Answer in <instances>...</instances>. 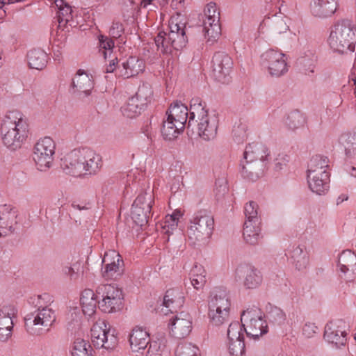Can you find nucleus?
I'll return each mask as SVG.
<instances>
[{
    "label": "nucleus",
    "instance_id": "obj_32",
    "mask_svg": "<svg viewBox=\"0 0 356 356\" xmlns=\"http://www.w3.org/2000/svg\"><path fill=\"white\" fill-rule=\"evenodd\" d=\"M72 86L78 92L88 95L93 87V83L88 74L79 70L72 79Z\"/></svg>",
    "mask_w": 356,
    "mask_h": 356
},
{
    "label": "nucleus",
    "instance_id": "obj_28",
    "mask_svg": "<svg viewBox=\"0 0 356 356\" xmlns=\"http://www.w3.org/2000/svg\"><path fill=\"white\" fill-rule=\"evenodd\" d=\"M166 115L177 124L179 129H184L187 120H189L188 108L181 102L172 104L167 111Z\"/></svg>",
    "mask_w": 356,
    "mask_h": 356
},
{
    "label": "nucleus",
    "instance_id": "obj_4",
    "mask_svg": "<svg viewBox=\"0 0 356 356\" xmlns=\"http://www.w3.org/2000/svg\"><path fill=\"white\" fill-rule=\"evenodd\" d=\"M330 47L340 54L353 53L356 44V25L350 19L337 21L330 28L327 38Z\"/></svg>",
    "mask_w": 356,
    "mask_h": 356
},
{
    "label": "nucleus",
    "instance_id": "obj_9",
    "mask_svg": "<svg viewBox=\"0 0 356 356\" xmlns=\"http://www.w3.org/2000/svg\"><path fill=\"white\" fill-rule=\"evenodd\" d=\"M241 321L247 336L254 339H257L268 332V325L264 318V314L257 307L244 310L241 316Z\"/></svg>",
    "mask_w": 356,
    "mask_h": 356
},
{
    "label": "nucleus",
    "instance_id": "obj_27",
    "mask_svg": "<svg viewBox=\"0 0 356 356\" xmlns=\"http://www.w3.org/2000/svg\"><path fill=\"white\" fill-rule=\"evenodd\" d=\"M317 59L316 49L307 45L304 47L302 55L298 59L297 63L305 71V74H309L314 72Z\"/></svg>",
    "mask_w": 356,
    "mask_h": 356
},
{
    "label": "nucleus",
    "instance_id": "obj_35",
    "mask_svg": "<svg viewBox=\"0 0 356 356\" xmlns=\"http://www.w3.org/2000/svg\"><path fill=\"white\" fill-rule=\"evenodd\" d=\"M27 59L31 68L40 70L47 63V54L40 49H35L28 53Z\"/></svg>",
    "mask_w": 356,
    "mask_h": 356
},
{
    "label": "nucleus",
    "instance_id": "obj_24",
    "mask_svg": "<svg viewBox=\"0 0 356 356\" xmlns=\"http://www.w3.org/2000/svg\"><path fill=\"white\" fill-rule=\"evenodd\" d=\"M338 8V0H313L311 13L318 18H327L335 13Z\"/></svg>",
    "mask_w": 356,
    "mask_h": 356
},
{
    "label": "nucleus",
    "instance_id": "obj_5",
    "mask_svg": "<svg viewBox=\"0 0 356 356\" xmlns=\"http://www.w3.org/2000/svg\"><path fill=\"white\" fill-rule=\"evenodd\" d=\"M268 156V149L264 145L256 142L250 143L240 163L242 176L250 181H256L262 175Z\"/></svg>",
    "mask_w": 356,
    "mask_h": 356
},
{
    "label": "nucleus",
    "instance_id": "obj_10",
    "mask_svg": "<svg viewBox=\"0 0 356 356\" xmlns=\"http://www.w3.org/2000/svg\"><path fill=\"white\" fill-rule=\"evenodd\" d=\"M99 300V307L104 313H114L122 309L123 293L120 288L115 284H101L96 290Z\"/></svg>",
    "mask_w": 356,
    "mask_h": 356
},
{
    "label": "nucleus",
    "instance_id": "obj_50",
    "mask_svg": "<svg viewBox=\"0 0 356 356\" xmlns=\"http://www.w3.org/2000/svg\"><path fill=\"white\" fill-rule=\"evenodd\" d=\"M228 350L231 356H244L245 346L243 339L228 341Z\"/></svg>",
    "mask_w": 356,
    "mask_h": 356
},
{
    "label": "nucleus",
    "instance_id": "obj_44",
    "mask_svg": "<svg viewBox=\"0 0 356 356\" xmlns=\"http://www.w3.org/2000/svg\"><path fill=\"white\" fill-rule=\"evenodd\" d=\"M90 343L80 338L76 339L72 345V356H92Z\"/></svg>",
    "mask_w": 356,
    "mask_h": 356
},
{
    "label": "nucleus",
    "instance_id": "obj_57",
    "mask_svg": "<svg viewBox=\"0 0 356 356\" xmlns=\"http://www.w3.org/2000/svg\"><path fill=\"white\" fill-rule=\"evenodd\" d=\"M343 145L346 155H350L356 149V133L348 135Z\"/></svg>",
    "mask_w": 356,
    "mask_h": 356
},
{
    "label": "nucleus",
    "instance_id": "obj_26",
    "mask_svg": "<svg viewBox=\"0 0 356 356\" xmlns=\"http://www.w3.org/2000/svg\"><path fill=\"white\" fill-rule=\"evenodd\" d=\"M337 323L330 321L325 327L324 339L337 346H343L346 341V333Z\"/></svg>",
    "mask_w": 356,
    "mask_h": 356
},
{
    "label": "nucleus",
    "instance_id": "obj_18",
    "mask_svg": "<svg viewBox=\"0 0 356 356\" xmlns=\"http://www.w3.org/2000/svg\"><path fill=\"white\" fill-rule=\"evenodd\" d=\"M170 334L175 338L183 339L187 337L192 330V320L190 314L180 312L173 315L168 323Z\"/></svg>",
    "mask_w": 356,
    "mask_h": 356
},
{
    "label": "nucleus",
    "instance_id": "obj_59",
    "mask_svg": "<svg viewBox=\"0 0 356 356\" xmlns=\"http://www.w3.org/2000/svg\"><path fill=\"white\" fill-rule=\"evenodd\" d=\"M123 31V26L121 23L113 22L110 29L109 33L112 38H118L121 36Z\"/></svg>",
    "mask_w": 356,
    "mask_h": 356
},
{
    "label": "nucleus",
    "instance_id": "obj_43",
    "mask_svg": "<svg viewBox=\"0 0 356 356\" xmlns=\"http://www.w3.org/2000/svg\"><path fill=\"white\" fill-rule=\"evenodd\" d=\"M153 96V90L152 86L149 83H143L140 85L135 95L133 97L137 99L138 102L141 104V106L146 107L150 103Z\"/></svg>",
    "mask_w": 356,
    "mask_h": 356
},
{
    "label": "nucleus",
    "instance_id": "obj_48",
    "mask_svg": "<svg viewBox=\"0 0 356 356\" xmlns=\"http://www.w3.org/2000/svg\"><path fill=\"white\" fill-rule=\"evenodd\" d=\"M175 356H200V350L191 343L179 344L177 347Z\"/></svg>",
    "mask_w": 356,
    "mask_h": 356
},
{
    "label": "nucleus",
    "instance_id": "obj_45",
    "mask_svg": "<svg viewBox=\"0 0 356 356\" xmlns=\"http://www.w3.org/2000/svg\"><path fill=\"white\" fill-rule=\"evenodd\" d=\"M306 122L305 117L299 111H291L287 116L286 124L291 130H296L302 127Z\"/></svg>",
    "mask_w": 356,
    "mask_h": 356
},
{
    "label": "nucleus",
    "instance_id": "obj_38",
    "mask_svg": "<svg viewBox=\"0 0 356 356\" xmlns=\"http://www.w3.org/2000/svg\"><path fill=\"white\" fill-rule=\"evenodd\" d=\"M140 203L139 200H135L132 204L131 218L136 225L143 227L147 225L149 218L150 211L148 210L147 204L145 208L138 207Z\"/></svg>",
    "mask_w": 356,
    "mask_h": 356
},
{
    "label": "nucleus",
    "instance_id": "obj_60",
    "mask_svg": "<svg viewBox=\"0 0 356 356\" xmlns=\"http://www.w3.org/2000/svg\"><path fill=\"white\" fill-rule=\"evenodd\" d=\"M13 330V327L0 325V341L6 342L10 339L12 337Z\"/></svg>",
    "mask_w": 356,
    "mask_h": 356
},
{
    "label": "nucleus",
    "instance_id": "obj_17",
    "mask_svg": "<svg viewBox=\"0 0 356 356\" xmlns=\"http://www.w3.org/2000/svg\"><path fill=\"white\" fill-rule=\"evenodd\" d=\"M235 280L243 281L245 288L253 289L259 287L263 281L261 271L251 264L239 265L235 270Z\"/></svg>",
    "mask_w": 356,
    "mask_h": 356
},
{
    "label": "nucleus",
    "instance_id": "obj_58",
    "mask_svg": "<svg viewBox=\"0 0 356 356\" xmlns=\"http://www.w3.org/2000/svg\"><path fill=\"white\" fill-rule=\"evenodd\" d=\"M318 327L315 325L314 323L307 322L305 323L302 327V334L307 338H311L317 333Z\"/></svg>",
    "mask_w": 356,
    "mask_h": 356
},
{
    "label": "nucleus",
    "instance_id": "obj_56",
    "mask_svg": "<svg viewBox=\"0 0 356 356\" xmlns=\"http://www.w3.org/2000/svg\"><path fill=\"white\" fill-rule=\"evenodd\" d=\"M99 47L100 49H104L103 54L106 58V50L111 51L114 47V42L111 38L100 35L99 36Z\"/></svg>",
    "mask_w": 356,
    "mask_h": 356
},
{
    "label": "nucleus",
    "instance_id": "obj_63",
    "mask_svg": "<svg viewBox=\"0 0 356 356\" xmlns=\"http://www.w3.org/2000/svg\"><path fill=\"white\" fill-rule=\"evenodd\" d=\"M117 65H118V59L117 58L113 59L112 60H111L109 65L108 66H106V67L105 69V72L106 73L115 72L116 74V72L118 70V67H116Z\"/></svg>",
    "mask_w": 356,
    "mask_h": 356
},
{
    "label": "nucleus",
    "instance_id": "obj_36",
    "mask_svg": "<svg viewBox=\"0 0 356 356\" xmlns=\"http://www.w3.org/2000/svg\"><path fill=\"white\" fill-rule=\"evenodd\" d=\"M82 311L85 315L92 316L96 311L97 300L95 294L91 289H85L80 298Z\"/></svg>",
    "mask_w": 356,
    "mask_h": 356
},
{
    "label": "nucleus",
    "instance_id": "obj_30",
    "mask_svg": "<svg viewBox=\"0 0 356 356\" xmlns=\"http://www.w3.org/2000/svg\"><path fill=\"white\" fill-rule=\"evenodd\" d=\"M307 175L309 188L318 195H322L328 191L330 174Z\"/></svg>",
    "mask_w": 356,
    "mask_h": 356
},
{
    "label": "nucleus",
    "instance_id": "obj_46",
    "mask_svg": "<svg viewBox=\"0 0 356 356\" xmlns=\"http://www.w3.org/2000/svg\"><path fill=\"white\" fill-rule=\"evenodd\" d=\"M248 124L245 121L240 120L236 122L232 129V136L237 143H243L248 138Z\"/></svg>",
    "mask_w": 356,
    "mask_h": 356
},
{
    "label": "nucleus",
    "instance_id": "obj_6",
    "mask_svg": "<svg viewBox=\"0 0 356 356\" xmlns=\"http://www.w3.org/2000/svg\"><path fill=\"white\" fill-rule=\"evenodd\" d=\"M197 123L198 136L204 140L209 141L217 136L219 119L216 114L209 113L198 98L192 99L191 113L188 126Z\"/></svg>",
    "mask_w": 356,
    "mask_h": 356
},
{
    "label": "nucleus",
    "instance_id": "obj_16",
    "mask_svg": "<svg viewBox=\"0 0 356 356\" xmlns=\"http://www.w3.org/2000/svg\"><path fill=\"white\" fill-rule=\"evenodd\" d=\"M203 32L209 41L216 40L220 35V13L214 3H208L204 8Z\"/></svg>",
    "mask_w": 356,
    "mask_h": 356
},
{
    "label": "nucleus",
    "instance_id": "obj_52",
    "mask_svg": "<svg viewBox=\"0 0 356 356\" xmlns=\"http://www.w3.org/2000/svg\"><path fill=\"white\" fill-rule=\"evenodd\" d=\"M270 28L274 33L281 34L286 32L289 26L282 17L275 16L270 20Z\"/></svg>",
    "mask_w": 356,
    "mask_h": 356
},
{
    "label": "nucleus",
    "instance_id": "obj_33",
    "mask_svg": "<svg viewBox=\"0 0 356 356\" xmlns=\"http://www.w3.org/2000/svg\"><path fill=\"white\" fill-rule=\"evenodd\" d=\"M329 159L321 155L314 156L308 165L307 175L329 174Z\"/></svg>",
    "mask_w": 356,
    "mask_h": 356
},
{
    "label": "nucleus",
    "instance_id": "obj_40",
    "mask_svg": "<svg viewBox=\"0 0 356 356\" xmlns=\"http://www.w3.org/2000/svg\"><path fill=\"white\" fill-rule=\"evenodd\" d=\"M183 130L184 129H179L177 124L167 115L166 120L163 122L161 134L164 139L171 140L176 138Z\"/></svg>",
    "mask_w": 356,
    "mask_h": 356
},
{
    "label": "nucleus",
    "instance_id": "obj_23",
    "mask_svg": "<svg viewBox=\"0 0 356 356\" xmlns=\"http://www.w3.org/2000/svg\"><path fill=\"white\" fill-rule=\"evenodd\" d=\"M129 342L132 352L140 353L150 343L149 334L144 328L136 326L129 335Z\"/></svg>",
    "mask_w": 356,
    "mask_h": 356
},
{
    "label": "nucleus",
    "instance_id": "obj_29",
    "mask_svg": "<svg viewBox=\"0 0 356 356\" xmlns=\"http://www.w3.org/2000/svg\"><path fill=\"white\" fill-rule=\"evenodd\" d=\"M79 154L80 148L74 149L61 159L60 166L66 174L79 177Z\"/></svg>",
    "mask_w": 356,
    "mask_h": 356
},
{
    "label": "nucleus",
    "instance_id": "obj_2",
    "mask_svg": "<svg viewBox=\"0 0 356 356\" xmlns=\"http://www.w3.org/2000/svg\"><path fill=\"white\" fill-rule=\"evenodd\" d=\"M1 132L3 143L8 148H19L29 132L27 118L18 111H9L1 125Z\"/></svg>",
    "mask_w": 356,
    "mask_h": 356
},
{
    "label": "nucleus",
    "instance_id": "obj_62",
    "mask_svg": "<svg viewBox=\"0 0 356 356\" xmlns=\"http://www.w3.org/2000/svg\"><path fill=\"white\" fill-rule=\"evenodd\" d=\"M289 160L287 159L286 156H279V158L275 159V169L276 170H280L283 168L284 166H286Z\"/></svg>",
    "mask_w": 356,
    "mask_h": 356
},
{
    "label": "nucleus",
    "instance_id": "obj_14",
    "mask_svg": "<svg viewBox=\"0 0 356 356\" xmlns=\"http://www.w3.org/2000/svg\"><path fill=\"white\" fill-rule=\"evenodd\" d=\"M79 177L83 175H95L102 167L100 154L88 147L80 148L79 159Z\"/></svg>",
    "mask_w": 356,
    "mask_h": 356
},
{
    "label": "nucleus",
    "instance_id": "obj_47",
    "mask_svg": "<svg viewBox=\"0 0 356 356\" xmlns=\"http://www.w3.org/2000/svg\"><path fill=\"white\" fill-rule=\"evenodd\" d=\"M258 204L254 201H250L246 203L244 207L245 221H250V222H253L256 225L261 222L260 218L258 216Z\"/></svg>",
    "mask_w": 356,
    "mask_h": 356
},
{
    "label": "nucleus",
    "instance_id": "obj_41",
    "mask_svg": "<svg viewBox=\"0 0 356 356\" xmlns=\"http://www.w3.org/2000/svg\"><path fill=\"white\" fill-rule=\"evenodd\" d=\"M206 277V270L201 265H195L191 270V282L197 290L204 287L207 282Z\"/></svg>",
    "mask_w": 356,
    "mask_h": 356
},
{
    "label": "nucleus",
    "instance_id": "obj_22",
    "mask_svg": "<svg viewBox=\"0 0 356 356\" xmlns=\"http://www.w3.org/2000/svg\"><path fill=\"white\" fill-rule=\"evenodd\" d=\"M145 69V63L142 59L136 56H130L118 67L116 76L129 79L137 76Z\"/></svg>",
    "mask_w": 356,
    "mask_h": 356
},
{
    "label": "nucleus",
    "instance_id": "obj_15",
    "mask_svg": "<svg viewBox=\"0 0 356 356\" xmlns=\"http://www.w3.org/2000/svg\"><path fill=\"white\" fill-rule=\"evenodd\" d=\"M212 76L218 82L229 83V74L233 67L232 58L224 51L216 52L211 61Z\"/></svg>",
    "mask_w": 356,
    "mask_h": 356
},
{
    "label": "nucleus",
    "instance_id": "obj_31",
    "mask_svg": "<svg viewBox=\"0 0 356 356\" xmlns=\"http://www.w3.org/2000/svg\"><path fill=\"white\" fill-rule=\"evenodd\" d=\"M250 221H245L243 227V238L247 243L250 245L257 244L262 238L261 222L257 225Z\"/></svg>",
    "mask_w": 356,
    "mask_h": 356
},
{
    "label": "nucleus",
    "instance_id": "obj_11",
    "mask_svg": "<svg viewBox=\"0 0 356 356\" xmlns=\"http://www.w3.org/2000/svg\"><path fill=\"white\" fill-rule=\"evenodd\" d=\"M56 149V144L50 137L40 139L33 149V160L36 168L46 172L52 166Z\"/></svg>",
    "mask_w": 356,
    "mask_h": 356
},
{
    "label": "nucleus",
    "instance_id": "obj_49",
    "mask_svg": "<svg viewBox=\"0 0 356 356\" xmlns=\"http://www.w3.org/2000/svg\"><path fill=\"white\" fill-rule=\"evenodd\" d=\"M242 323L238 321L232 322L227 329L228 341L244 339Z\"/></svg>",
    "mask_w": 356,
    "mask_h": 356
},
{
    "label": "nucleus",
    "instance_id": "obj_54",
    "mask_svg": "<svg viewBox=\"0 0 356 356\" xmlns=\"http://www.w3.org/2000/svg\"><path fill=\"white\" fill-rule=\"evenodd\" d=\"M140 199V203L138 207L145 208L147 204L148 210L151 211L152 204L154 203V195L152 191H145L138 195L136 200Z\"/></svg>",
    "mask_w": 356,
    "mask_h": 356
},
{
    "label": "nucleus",
    "instance_id": "obj_7",
    "mask_svg": "<svg viewBox=\"0 0 356 356\" xmlns=\"http://www.w3.org/2000/svg\"><path fill=\"white\" fill-rule=\"evenodd\" d=\"M213 228L214 219L211 213L207 210H200L191 220L187 236L193 244L204 242L211 236Z\"/></svg>",
    "mask_w": 356,
    "mask_h": 356
},
{
    "label": "nucleus",
    "instance_id": "obj_3",
    "mask_svg": "<svg viewBox=\"0 0 356 356\" xmlns=\"http://www.w3.org/2000/svg\"><path fill=\"white\" fill-rule=\"evenodd\" d=\"M186 22L184 17L177 13L169 22L170 31L167 33L161 31L154 38V44L160 54H171L173 49H182L187 43L186 36Z\"/></svg>",
    "mask_w": 356,
    "mask_h": 356
},
{
    "label": "nucleus",
    "instance_id": "obj_42",
    "mask_svg": "<svg viewBox=\"0 0 356 356\" xmlns=\"http://www.w3.org/2000/svg\"><path fill=\"white\" fill-rule=\"evenodd\" d=\"M145 108V107L143 106H141L139 102H138L137 99H135L132 96L121 108V111L124 116L129 118H133L140 115Z\"/></svg>",
    "mask_w": 356,
    "mask_h": 356
},
{
    "label": "nucleus",
    "instance_id": "obj_20",
    "mask_svg": "<svg viewBox=\"0 0 356 356\" xmlns=\"http://www.w3.org/2000/svg\"><path fill=\"white\" fill-rule=\"evenodd\" d=\"M102 264V276L105 279H113L120 276L123 272L124 262L121 256L115 250L105 252Z\"/></svg>",
    "mask_w": 356,
    "mask_h": 356
},
{
    "label": "nucleus",
    "instance_id": "obj_61",
    "mask_svg": "<svg viewBox=\"0 0 356 356\" xmlns=\"http://www.w3.org/2000/svg\"><path fill=\"white\" fill-rule=\"evenodd\" d=\"M181 216V213L179 211H175L172 215L167 216H166V222H170V220L172 221L171 229L173 230L175 228L177 227L178 220L179 217Z\"/></svg>",
    "mask_w": 356,
    "mask_h": 356
},
{
    "label": "nucleus",
    "instance_id": "obj_1",
    "mask_svg": "<svg viewBox=\"0 0 356 356\" xmlns=\"http://www.w3.org/2000/svg\"><path fill=\"white\" fill-rule=\"evenodd\" d=\"M52 302L48 293L38 295L33 298L35 310L24 317L25 328L32 335L49 331L56 319L55 311L49 307Z\"/></svg>",
    "mask_w": 356,
    "mask_h": 356
},
{
    "label": "nucleus",
    "instance_id": "obj_55",
    "mask_svg": "<svg viewBox=\"0 0 356 356\" xmlns=\"http://www.w3.org/2000/svg\"><path fill=\"white\" fill-rule=\"evenodd\" d=\"M146 356H163L165 346L159 341H152L149 343Z\"/></svg>",
    "mask_w": 356,
    "mask_h": 356
},
{
    "label": "nucleus",
    "instance_id": "obj_13",
    "mask_svg": "<svg viewBox=\"0 0 356 356\" xmlns=\"http://www.w3.org/2000/svg\"><path fill=\"white\" fill-rule=\"evenodd\" d=\"M261 58L262 65L267 68L271 76L280 77L288 72L286 56L280 51L268 49L262 54Z\"/></svg>",
    "mask_w": 356,
    "mask_h": 356
},
{
    "label": "nucleus",
    "instance_id": "obj_34",
    "mask_svg": "<svg viewBox=\"0 0 356 356\" xmlns=\"http://www.w3.org/2000/svg\"><path fill=\"white\" fill-rule=\"evenodd\" d=\"M290 258L295 268L298 270L307 268L309 265V256L300 245L293 246L290 251Z\"/></svg>",
    "mask_w": 356,
    "mask_h": 356
},
{
    "label": "nucleus",
    "instance_id": "obj_25",
    "mask_svg": "<svg viewBox=\"0 0 356 356\" xmlns=\"http://www.w3.org/2000/svg\"><path fill=\"white\" fill-rule=\"evenodd\" d=\"M184 303V298L179 289H172L168 290L163 297L161 312L167 314L168 312L171 313L177 312Z\"/></svg>",
    "mask_w": 356,
    "mask_h": 356
},
{
    "label": "nucleus",
    "instance_id": "obj_53",
    "mask_svg": "<svg viewBox=\"0 0 356 356\" xmlns=\"http://www.w3.org/2000/svg\"><path fill=\"white\" fill-rule=\"evenodd\" d=\"M268 318L275 324H281L284 321L286 315L280 308L273 307L268 312Z\"/></svg>",
    "mask_w": 356,
    "mask_h": 356
},
{
    "label": "nucleus",
    "instance_id": "obj_37",
    "mask_svg": "<svg viewBox=\"0 0 356 356\" xmlns=\"http://www.w3.org/2000/svg\"><path fill=\"white\" fill-rule=\"evenodd\" d=\"M18 310L17 307L12 304L3 305L0 307V325L1 326H14V321L17 317Z\"/></svg>",
    "mask_w": 356,
    "mask_h": 356
},
{
    "label": "nucleus",
    "instance_id": "obj_12",
    "mask_svg": "<svg viewBox=\"0 0 356 356\" xmlns=\"http://www.w3.org/2000/svg\"><path fill=\"white\" fill-rule=\"evenodd\" d=\"M90 332L92 343L97 348L112 349L117 344L115 330L104 320H99L94 323Z\"/></svg>",
    "mask_w": 356,
    "mask_h": 356
},
{
    "label": "nucleus",
    "instance_id": "obj_64",
    "mask_svg": "<svg viewBox=\"0 0 356 356\" xmlns=\"http://www.w3.org/2000/svg\"><path fill=\"white\" fill-rule=\"evenodd\" d=\"M348 198V195L346 194H341L339 195L337 200V204H339L342 203L343 201L347 200Z\"/></svg>",
    "mask_w": 356,
    "mask_h": 356
},
{
    "label": "nucleus",
    "instance_id": "obj_21",
    "mask_svg": "<svg viewBox=\"0 0 356 356\" xmlns=\"http://www.w3.org/2000/svg\"><path fill=\"white\" fill-rule=\"evenodd\" d=\"M340 277L346 282H352L356 275V254L350 250L341 252L338 259Z\"/></svg>",
    "mask_w": 356,
    "mask_h": 356
},
{
    "label": "nucleus",
    "instance_id": "obj_8",
    "mask_svg": "<svg viewBox=\"0 0 356 356\" xmlns=\"http://www.w3.org/2000/svg\"><path fill=\"white\" fill-rule=\"evenodd\" d=\"M231 302L225 291H217L209 300L208 318L210 323L219 327L227 323L230 316Z\"/></svg>",
    "mask_w": 356,
    "mask_h": 356
},
{
    "label": "nucleus",
    "instance_id": "obj_19",
    "mask_svg": "<svg viewBox=\"0 0 356 356\" xmlns=\"http://www.w3.org/2000/svg\"><path fill=\"white\" fill-rule=\"evenodd\" d=\"M17 209L11 204H0V237L14 232L17 225Z\"/></svg>",
    "mask_w": 356,
    "mask_h": 356
},
{
    "label": "nucleus",
    "instance_id": "obj_51",
    "mask_svg": "<svg viewBox=\"0 0 356 356\" xmlns=\"http://www.w3.org/2000/svg\"><path fill=\"white\" fill-rule=\"evenodd\" d=\"M62 273L68 277L70 280L76 281L79 279L80 266L79 264L75 263L72 265H64L62 266Z\"/></svg>",
    "mask_w": 356,
    "mask_h": 356
},
{
    "label": "nucleus",
    "instance_id": "obj_39",
    "mask_svg": "<svg viewBox=\"0 0 356 356\" xmlns=\"http://www.w3.org/2000/svg\"><path fill=\"white\" fill-rule=\"evenodd\" d=\"M55 3L58 8L57 18L59 26H64L72 19V7L63 0H56Z\"/></svg>",
    "mask_w": 356,
    "mask_h": 356
}]
</instances>
